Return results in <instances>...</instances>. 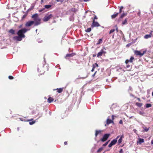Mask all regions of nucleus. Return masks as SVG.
Segmentation results:
<instances>
[{"instance_id":"obj_1","label":"nucleus","mask_w":153,"mask_h":153,"mask_svg":"<svg viewBox=\"0 0 153 153\" xmlns=\"http://www.w3.org/2000/svg\"><path fill=\"white\" fill-rule=\"evenodd\" d=\"M27 30L25 28L20 30L17 32V34L18 36L14 37L13 39L18 41L22 40V38L25 37L24 33H25Z\"/></svg>"},{"instance_id":"obj_2","label":"nucleus","mask_w":153,"mask_h":153,"mask_svg":"<svg viewBox=\"0 0 153 153\" xmlns=\"http://www.w3.org/2000/svg\"><path fill=\"white\" fill-rule=\"evenodd\" d=\"M32 18L34 20L35 26H37L41 23V19L38 16L37 13H36L32 15Z\"/></svg>"},{"instance_id":"obj_3","label":"nucleus","mask_w":153,"mask_h":153,"mask_svg":"<svg viewBox=\"0 0 153 153\" xmlns=\"http://www.w3.org/2000/svg\"><path fill=\"white\" fill-rule=\"evenodd\" d=\"M146 52V51L141 50L140 51H134V53L137 56H139L140 57L142 56Z\"/></svg>"},{"instance_id":"obj_4","label":"nucleus","mask_w":153,"mask_h":153,"mask_svg":"<svg viewBox=\"0 0 153 153\" xmlns=\"http://www.w3.org/2000/svg\"><path fill=\"white\" fill-rule=\"evenodd\" d=\"M110 135V134H105L102 138L100 140L102 142L105 141L108 139Z\"/></svg>"},{"instance_id":"obj_5","label":"nucleus","mask_w":153,"mask_h":153,"mask_svg":"<svg viewBox=\"0 0 153 153\" xmlns=\"http://www.w3.org/2000/svg\"><path fill=\"white\" fill-rule=\"evenodd\" d=\"M53 17L52 14H51L48 15H46L44 18L43 20L44 22H47L50 19Z\"/></svg>"},{"instance_id":"obj_6","label":"nucleus","mask_w":153,"mask_h":153,"mask_svg":"<svg viewBox=\"0 0 153 153\" xmlns=\"http://www.w3.org/2000/svg\"><path fill=\"white\" fill-rule=\"evenodd\" d=\"M105 48H103L101 50L100 52H99L97 55V56L98 57L100 56H101L102 54L103 53H106V52L105 51Z\"/></svg>"},{"instance_id":"obj_7","label":"nucleus","mask_w":153,"mask_h":153,"mask_svg":"<svg viewBox=\"0 0 153 153\" xmlns=\"http://www.w3.org/2000/svg\"><path fill=\"white\" fill-rule=\"evenodd\" d=\"M117 139H115L112 140L108 146L109 147H111L113 145L115 144L117 142Z\"/></svg>"},{"instance_id":"obj_8","label":"nucleus","mask_w":153,"mask_h":153,"mask_svg":"<svg viewBox=\"0 0 153 153\" xmlns=\"http://www.w3.org/2000/svg\"><path fill=\"white\" fill-rule=\"evenodd\" d=\"M34 23V21H29L26 22L25 24V26L26 27H30L33 25Z\"/></svg>"},{"instance_id":"obj_9","label":"nucleus","mask_w":153,"mask_h":153,"mask_svg":"<svg viewBox=\"0 0 153 153\" xmlns=\"http://www.w3.org/2000/svg\"><path fill=\"white\" fill-rule=\"evenodd\" d=\"M100 26V25L97 22H95L94 21V20L92 24L91 25L92 27H98Z\"/></svg>"},{"instance_id":"obj_10","label":"nucleus","mask_w":153,"mask_h":153,"mask_svg":"<svg viewBox=\"0 0 153 153\" xmlns=\"http://www.w3.org/2000/svg\"><path fill=\"white\" fill-rule=\"evenodd\" d=\"M134 59V58L132 57H131L130 59L129 60L127 59L125 61V63L126 64H127L128 62H132L133 60Z\"/></svg>"},{"instance_id":"obj_11","label":"nucleus","mask_w":153,"mask_h":153,"mask_svg":"<svg viewBox=\"0 0 153 153\" xmlns=\"http://www.w3.org/2000/svg\"><path fill=\"white\" fill-rule=\"evenodd\" d=\"M113 122L112 120L109 119V118H108L107 119L106 123L107 124H109L111 123H113Z\"/></svg>"},{"instance_id":"obj_12","label":"nucleus","mask_w":153,"mask_h":153,"mask_svg":"<svg viewBox=\"0 0 153 153\" xmlns=\"http://www.w3.org/2000/svg\"><path fill=\"white\" fill-rule=\"evenodd\" d=\"M144 142V140L143 139L140 138L137 141V144H141L142 143Z\"/></svg>"},{"instance_id":"obj_13","label":"nucleus","mask_w":153,"mask_h":153,"mask_svg":"<svg viewBox=\"0 0 153 153\" xmlns=\"http://www.w3.org/2000/svg\"><path fill=\"white\" fill-rule=\"evenodd\" d=\"M95 65H96V66L97 67H98V65L97 64V63H95L94 64H93V68H92V69L91 70V71L93 72V71H94V68H95Z\"/></svg>"},{"instance_id":"obj_14","label":"nucleus","mask_w":153,"mask_h":153,"mask_svg":"<svg viewBox=\"0 0 153 153\" xmlns=\"http://www.w3.org/2000/svg\"><path fill=\"white\" fill-rule=\"evenodd\" d=\"M152 36V35H151V34L150 33V34H147L145 35L144 36V38L146 39H147L149 38H150Z\"/></svg>"},{"instance_id":"obj_15","label":"nucleus","mask_w":153,"mask_h":153,"mask_svg":"<svg viewBox=\"0 0 153 153\" xmlns=\"http://www.w3.org/2000/svg\"><path fill=\"white\" fill-rule=\"evenodd\" d=\"M102 131L101 130H96V133L95 134V136L96 137L97 136V135L101 133Z\"/></svg>"},{"instance_id":"obj_16","label":"nucleus","mask_w":153,"mask_h":153,"mask_svg":"<svg viewBox=\"0 0 153 153\" xmlns=\"http://www.w3.org/2000/svg\"><path fill=\"white\" fill-rule=\"evenodd\" d=\"M74 55L73 53L72 54H68L66 55L65 58H67V57H71L74 56Z\"/></svg>"},{"instance_id":"obj_17","label":"nucleus","mask_w":153,"mask_h":153,"mask_svg":"<svg viewBox=\"0 0 153 153\" xmlns=\"http://www.w3.org/2000/svg\"><path fill=\"white\" fill-rule=\"evenodd\" d=\"M53 99L51 97H49L48 99V102L49 103L51 102L52 101H53Z\"/></svg>"},{"instance_id":"obj_18","label":"nucleus","mask_w":153,"mask_h":153,"mask_svg":"<svg viewBox=\"0 0 153 153\" xmlns=\"http://www.w3.org/2000/svg\"><path fill=\"white\" fill-rule=\"evenodd\" d=\"M119 13H117L115 14H113L111 16V18L112 19L114 18H115L119 14Z\"/></svg>"},{"instance_id":"obj_19","label":"nucleus","mask_w":153,"mask_h":153,"mask_svg":"<svg viewBox=\"0 0 153 153\" xmlns=\"http://www.w3.org/2000/svg\"><path fill=\"white\" fill-rule=\"evenodd\" d=\"M9 32L11 33L12 34H14L15 33V31L12 29H10L9 31Z\"/></svg>"},{"instance_id":"obj_20","label":"nucleus","mask_w":153,"mask_h":153,"mask_svg":"<svg viewBox=\"0 0 153 153\" xmlns=\"http://www.w3.org/2000/svg\"><path fill=\"white\" fill-rule=\"evenodd\" d=\"M136 105L137 106H138L139 107H140L142 105V103H141L137 102V103H136Z\"/></svg>"},{"instance_id":"obj_21","label":"nucleus","mask_w":153,"mask_h":153,"mask_svg":"<svg viewBox=\"0 0 153 153\" xmlns=\"http://www.w3.org/2000/svg\"><path fill=\"white\" fill-rule=\"evenodd\" d=\"M127 19H125V20L122 22V24L123 25L127 24Z\"/></svg>"},{"instance_id":"obj_22","label":"nucleus","mask_w":153,"mask_h":153,"mask_svg":"<svg viewBox=\"0 0 153 153\" xmlns=\"http://www.w3.org/2000/svg\"><path fill=\"white\" fill-rule=\"evenodd\" d=\"M57 89V92L59 93H61L62 91L63 90V89L62 88H59V89Z\"/></svg>"},{"instance_id":"obj_23","label":"nucleus","mask_w":153,"mask_h":153,"mask_svg":"<svg viewBox=\"0 0 153 153\" xmlns=\"http://www.w3.org/2000/svg\"><path fill=\"white\" fill-rule=\"evenodd\" d=\"M91 28H87L85 31L86 32H89L91 31Z\"/></svg>"},{"instance_id":"obj_24","label":"nucleus","mask_w":153,"mask_h":153,"mask_svg":"<svg viewBox=\"0 0 153 153\" xmlns=\"http://www.w3.org/2000/svg\"><path fill=\"white\" fill-rule=\"evenodd\" d=\"M126 14L125 13H123V14H122L120 16V18H123L124 16H126Z\"/></svg>"},{"instance_id":"obj_25","label":"nucleus","mask_w":153,"mask_h":153,"mask_svg":"<svg viewBox=\"0 0 153 153\" xmlns=\"http://www.w3.org/2000/svg\"><path fill=\"white\" fill-rule=\"evenodd\" d=\"M51 7V5H45V8H47L48 9L49 8H50Z\"/></svg>"},{"instance_id":"obj_26","label":"nucleus","mask_w":153,"mask_h":153,"mask_svg":"<svg viewBox=\"0 0 153 153\" xmlns=\"http://www.w3.org/2000/svg\"><path fill=\"white\" fill-rule=\"evenodd\" d=\"M152 105L150 104H146V107L147 108H149L151 107Z\"/></svg>"},{"instance_id":"obj_27","label":"nucleus","mask_w":153,"mask_h":153,"mask_svg":"<svg viewBox=\"0 0 153 153\" xmlns=\"http://www.w3.org/2000/svg\"><path fill=\"white\" fill-rule=\"evenodd\" d=\"M102 41V39H99L98 42L97 43V44H99L101 43Z\"/></svg>"},{"instance_id":"obj_28","label":"nucleus","mask_w":153,"mask_h":153,"mask_svg":"<svg viewBox=\"0 0 153 153\" xmlns=\"http://www.w3.org/2000/svg\"><path fill=\"white\" fill-rule=\"evenodd\" d=\"M71 10L73 12H76V10L74 8H72L71 9Z\"/></svg>"},{"instance_id":"obj_29","label":"nucleus","mask_w":153,"mask_h":153,"mask_svg":"<svg viewBox=\"0 0 153 153\" xmlns=\"http://www.w3.org/2000/svg\"><path fill=\"white\" fill-rule=\"evenodd\" d=\"M103 149V148L101 147L97 151L98 152H100Z\"/></svg>"},{"instance_id":"obj_30","label":"nucleus","mask_w":153,"mask_h":153,"mask_svg":"<svg viewBox=\"0 0 153 153\" xmlns=\"http://www.w3.org/2000/svg\"><path fill=\"white\" fill-rule=\"evenodd\" d=\"M109 140L108 141L106 142L105 144L103 145V146H107V145L108 143L109 142Z\"/></svg>"},{"instance_id":"obj_31","label":"nucleus","mask_w":153,"mask_h":153,"mask_svg":"<svg viewBox=\"0 0 153 153\" xmlns=\"http://www.w3.org/2000/svg\"><path fill=\"white\" fill-rule=\"evenodd\" d=\"M122 139L120 138V139L118 141V143H120L122 142Z\"/></svg>"},{"instance_id":"obj_32","label":"nucleus","mask_w":153,"mask_h":153,"mask_svg":"<svg viewBox=\"0 0 153 153\" xmlns=\"http://www.w3.org/2000/svg\"><path fill=\"white\" fill-rule=\"evenodd\" d=\"M35 123V121H33L32 122H29V124L30 125H31Z\"/></svg>"},{"instance_id":"obj_33","label":"nucleus","mask_w":153,"mask_h":153,"mask_svg":"<svg viewBox=\"0 0 153 153\" xmlns=\"http://www.w3.org/2000/svg\"><path fill=\"white\" fill-rule=\"evenodd\" d=\"M115 31V30L114 29H112L109 32V34H111V33H112L113 32H114Z\"/></svg>"},{"instance_id":"obj_34","label":"nucleus","mask_w":153,"mask_h":153,"mask_svg":"<svg viewBox=\"0 0 153 153\" xmlns=\"http://www.w3.org/2000/svg\"><path fill=\"white\" fill-rule=\"evenodd\" d=\"M131 88L130 87H129V89L128 90V91H129V93L131 95Z\"/></svg>"},{"instance_id":"obj_35","label":"nucleus","mask_w":153,"mask_h":153,"mask_svg":"<svg viewBox=\"0 0 153 153\" xmlns=\"http://www.w3.org/2000/svg\"><path fill=\"white\" fill-rule=\"evenodd\" d=\"M8 77L9 79H13V77L11 76H9Z\"/></svg>"},{"instance_id":"obj_36","label":"nucleus","mask_w":153,"mask_h":153,"mask_svg":"<svg viewBox=\"0 0 153 153\" xmlns=\"http://www.w3.org/2000/svg\"><path fill=\"white\" fill-rule=\"evenodd\" d=\"M45 8H42V9L39 10V11L40 12H42L43 11L45 10Z\"/></svg>"},{"instance_id":"obj_37","label":"nucleus","mask_w":153,"mask_h":153,"mask_svg":"<svg viewBox=\"0 0 153 153\" xmlns=\"http://www.w3.org/2000/svg\"><path fill=\"white\" fill-rule=\"evenodd\" d=\"M56 1L57 2H62L63 1V0H56Z\"/></svg>"},{"instance_id":"obj_38","label":"nucleus","mask_w":153,"mask_h":153,"mask_svg":"<svg viewBox=\"0 0 153 153\" xmlns=\"http://www.w3.org/2000/svg\"><path fill=\"white\" fill-rule=\"evenodd\" d=\"M123 150L122 149H121L119 152V153H123Z\"/></svg>"},{"instance_id":"obj_39","label":"nucleus","mask_w":153,"mask_h":153,"mask_svg":"<svg viewBox=\"0 0 153 153\" xmlns=\"http://www.w3.org/2000/svg\"><path fill=\"white\" fill-rule=\"evenodd\" d=\"M119 123L120 124H122L123 123V121L122 120H120L119 121Z\"/></svg>"},{"instance_id":"obj_40","label":"nucleus","mask_w":153,"mask_h":153,"mask_svg":"<svg viewBox=\"0 0 153 153\" xmlns=\"http://www.w3.org/2000/svg\"><path fill=\"white\" fill-rule=\"evenodd\" d=\"M131 45V43H130V44H128L126 45V46L127 47H129V46L130 45Z\"/></svg>"},{"instance_id":"obj_41","label":"nucleus","mask_w":153,"mask_h":153,"mask_svg":"<svg viewBox=\"0 0 153 153\" xmlns=\"http://www.w3.org/2000/svg\"><path fill=\"white\" fill-rule=\"evenodd\" d=\"M145 130L146 131H147L149 130V128H145Z\"/></svg>"},{"instance_id":"obj_42","label":"nucleus","mask_w":153,"mask_h":153,"mask_svg":"<svg viewBox=\"0 0 153 153\" xmlns=\"http://www.w3.org/2000/svg\"><path fill=\"white\" fill-rule=\"evenodd\" d=\"M150 34H151V35H153V31H151V32H150Z\"/></svg>"},{"instance_id":"obj_43","label":"nucleus","mask_w":153,"mask_h":153,"mask_svg":"<svg viewBox=\"0 0 153 153\" xmlns=\"http://www.w3.org/2000/svg\"><path fill=\"white\" fill-rule=\"evenodd\" d=\"M126 68H130V66L129 65H127L126 66Z\"/></svg>"},{"instance_id":"obj_44","label":"nucleus","mask_w":153,"mask_h":153,"mask_svg":"<svg viewBox=\"0 0 153 153\" xmlns=\"http://www.w3.org/2000/svg\"><path fill=\"white\" fill-rule=\"evenodd\" d=\"M122 9H120L119 12V13H120L122 12Z\"/></svg>"},{"instance_id":"obj_45","label":"nucleus","mask_w":153,"mask_h":153,"mask_svg":"<svg viewBox=\"0 0 153 153\" xmlns=\"http://www.w3.org/2000/svg\"><path fill=\"white\" fill-rule=\"evenodd\" d=\"M124 137V136L123 135H122L120 137V138L122 139Z\"/></svg>"},{"instance_id":"obj_46","label":"nucleus","mask_w":153,"mask_h":153,"mask_svg":"<svg viewBox=\"0 0 153 153\" xmlns=\"http://www.w3.org/2000/svg\"><path fill=\"white\" fill-rule=\"evenodd\" d=\"M144 113L143 112H140V114H141V115H143V114Z\"/></svg>"},{"instance_id":"obj_47","label":"nucleus","mask_w":153,"mask_h":153,"mask_svg":"<svg viewBox=\"0 0 153 153\" xmlns=\"http://www.w3.org/2000/svg\"><path fill=\"white\" fill-rule=\"evenodd\" d=\"M97 72V71H96L95 72V73H94V74L92 76H95V74H96V73Z\"/></svg>"},{"instance_id":"obj_48","label":"nucleus","mask_w":153,"mask_h":153,"mask_svg":"<svg viewBox=\"0 0 153 153\" xmlns=\"http://www.w3.org/2000/svg\"><path fill=\"white\" fill-rule=\"evenodd\" d=\"M114 115H112V120H114Z\"/></svg>"},{"instance_id":"obj_49","label":"nucleus","mask_w":153,"mask_h":153,"mask_svg":"<svg viewBox=\"0 0 153 153\" xmlns=\"http://www.w3.org/2000/svg\"><path fill=\"white\" fill-rule=\"evenodd\" d=\"M67 143L66 142H64V144L65 145H67Z\"/></svg>"},{"instance_id":"obj_50","label":"nucleus","mask_w":153,"mask_h":153,"mask_svg":"<svg viewBox=\"0 0 153 153\" xmlns=\"http://www.w3.org/2000/svg\"><path fill=\"white\" fill-rule=\"evenodd\" d=\"M123 8V6H121L120 8V9H122Z\"/></svg>"},{"instance_id":"obj_51","label":"nucleus","mask_w":153,"mask_h":153,"mask_svg":"<svg viewBox=\"0 0 153 153\" xmlns=\"http://www.w3.org/2000/svg\"><path fill=\"white\" fill-rule=\"evenodd\" d=\"M138 101H140V100L139 98H137Z\"/></svg>"},{"instance_id":"obj_52","label":"nucleus","mask_w":153,"mask_h":153,"mask_svg":"<svg viewBox=\"0 0 153 153\" xmlns=\"http://www.w3.org/2000/svg\"><path fill=\"white\" fill-rule=\"evenodd\" d=\"M89 0H84V1H85V2H86V1H89Z\"/></svg>"},{"instance_id":"obj_53","label":"nucleus","mask_w":153,"mask_h":153,"mask_svg":"<svg viewBox=\"0 0 153 153\" xmlns=\"http://www.w3.org/2000/svg\"><path fill=\"white\" fill-rule=\"evenodd\" d=\"M22 25H20V26H19V28H21V27H22Z\"/></svg>"},{"instance_id":"obj_54","label":"nucleus","mask_w":153,"mask_h":153,"mask_svg":"<svg viewBox=\"0 0 153 153\" xmlns=\"http://www.w3.org/2000/svg\"><path fill=\"white\" fill-rule=\"evenodd\" d=\"M151 143L152 144H153V140H152L151 141Z\"/></svg>"},{"instance_id":"obj_55","label":"nucleus","mask_w":153,"mask_h":153,"mask_svg":"<svg viewBox=\"0 0 153 153\" xmlns=\"http://www.w3.org/2000/svg\"><path fill=\"white\" fill-rule=\"evenodd\" d=\"M119 137V136H118L116 139H117Z\"/></svg>"},{"instance_id":"obj_56","label":"nucleus","mask_w":153,"mask_h":153,"mask_svg":"<svg viewBox=\"0 0 153 153\" xmlns=\"http://www.w3.org/2000/svg\"><path fill=\"white\" fill-rule=\"evenodd\" d=\"M25 16V15L23 16V18H24Z\"/></svg>"},{"instance_id":"obj_57","label":"nucleus","mask_w":153,"mask_h":153,"mask_svg":"<svg viewBox=\"0 0 153 153\" xmlns=\"http://www.w3.org/2000/svg\"><path fill=\"white\" fill-rule=\"evenodd\" d=\"M152 95L153 96V92H152Z\"/></svg>"},{"instance_id":"obj_58","label":"nucleus","mask_w":153,"mask_h":153,"mask_svg":"<svg viewBox=\"0 0 153 153\" xmlns=\"http://www.w3.org/2000/svg\"><path fill=\"white\" fill-rule=\"evenodd\" d=\"M96 19V17H95L94 18V19Z\"/></svg>"},{"instance_id":"obj_59","label":"nucleus","mask_w":153,"mask_h":153,"mask_svg":"<svg viewBox=\"0 0 153 153\" xmlns=\"http://www.w3.org/2000/svg\"><path fill=\"white\" fill-rule=\"evenodd\" d=\"M37 29H36V32H37Z\"/></svg>"},{"instance_id":"obj_60","label":"nucleus","mask_w":153,"mask_h":153,"mask_svg":"<svg viewBox=\"0 0 153 153\" xmlns=\"http://www.w3.org/2000/svg\"><path fill=\"white\" fill-rule=\"evenodd\" d=\"M105 126H106V124H105Z\"/></svg>"},{"instance_id":"obj_61","label":"nucleus","mask_w":153,"mask_h":153,"mask_svg":"<svg viewBox=\"0 0 153 153\" xmlns=\"http://www.w3.org/2000/svg\"><path fill=\"white\" fill-rule=\"evenodd\" d=\"M43 1V0H41V1H42V2Z\"/></svg>"},{"instance_id":"obj_62","label":"nucleus","mask_w":153,"mask_h":153,"mask_svg":"<svg viewBox=\"0 0 153 153\" xmlns=\"http://www.w3.org/2000/svg\"><path fill=\"white\" fill-rule=\"evenodd\" d=\"M107 151H109V150H108V149H107Z\"/></svg>"},{"instance_id":"obj_63","label":"nucleus","mask_w":153,"mask_h":153,"mask_svg":"<svg viewBox=\"0 0 153 153\" xmlns=\"http://www.w3.org/2000/svg\"><path fill=\"white\" fill-rule=\"evenodd\" d=\"M96 67H97L96 66V65H95V68Z\"/></svg>"},{"instance_id":"obj_64","label":"nucleus","mask_w":153,"mask_h":153,"mask_svg":"<svg viewBox=\"0 0 153 153\" xmlns=\"http://www.w3.org/2000/svg\"><path fill=\"white\" fill-rule=\"evenodd\" d=\"M106 152V151H105V152H104V153H105V152Z\"/></svg>"}]
</instances>
